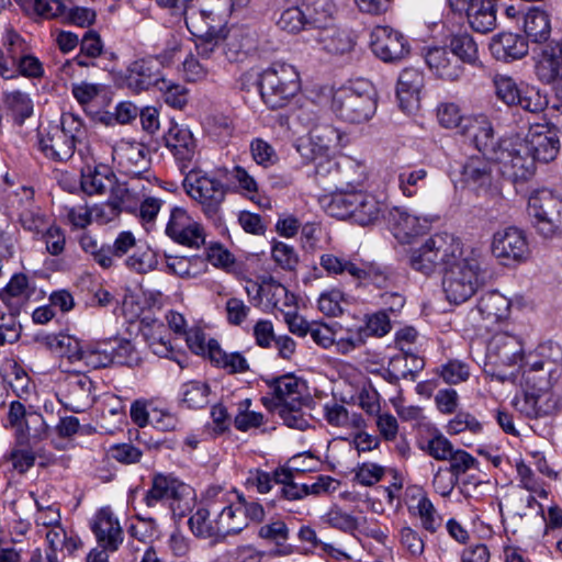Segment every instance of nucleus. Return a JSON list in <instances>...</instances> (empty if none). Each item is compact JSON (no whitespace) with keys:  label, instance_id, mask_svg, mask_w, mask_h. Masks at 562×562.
<instances>
[{"label":"nucleus","instance_id":"f257e3e1","mask_svg":"<svg viewBox=\"0 0 562 562\" xmlns=\"http://www.w3.org/2000/svg\"><path fill=\"white\" fill-rule=\"evenodd\" d=\"M409 265L425 276L441 268L446 299L457 305L469 301L482 284L477 258L465 255L461 241L447 233L435 234L412 249Z\"/></svg>","mask_w":562,"mask_h":562},{"label":"nucleus","instance_id":"f03ea898","mask_svg":"<svg viewBox=\"0 0 562 562\" xmlns=\"http://www.w3.org/2000/svg\"><path fill=\"white\" fill-rule=\"evenodd\" d=\"M325 211L337 218H352L359 225L373 224L380 218L382 203L372 194L361 190L344 189L336 186V191L325 199Z\"/></svg>","mask_w":562,"mask_h":562},{"label":"nucleus","instance_id":"7ed1b4c3","mask_svg":"<svg viewBox=\"0 0 562 562\" xmlns=\"http://www.w3.org/2000/svg\"><path fill=\"white\" fill-rule=\"evenodd\" d=\"M300 88L297 70L283 61L272 63L259 77L261 99L273 110L288 105Z\"/></svg>","mask_w":562,"mask_h":562},{"label":"nucleus","instance_id":"20e7f679","mask_svg":"<svg viewBox=\"0 0 562 562\" xmlns=\"http://www.w3.org/2000/svg\"><path fill=\"white\" fill-rule=\"evenodd\" d=\"M331 111L340 120L361 124L372 119L376 111L375 93L368 82L341 87L333 94Z\"/></svg>","mask_w":562,"mask_h":562},{"label":"nucleus","instance_id":"39448f33","mask_svg":"<svg viewBox=\"0 0 562 562\" xmlns=\"http://www.w3.org/2000/svg\"><path fill=\"white\" fill-rule=\"evenodd\" d=\"M194 501L195 493L190 485L175 476L165 474L154 475L151 486L144 496V502L148 507L167 504L173 517L179 518L191 512Z\"/></svg>","mask_w":562,"mask_h":562},{"label":"nucleus","instance_id":"423d86ee","mask_svg":"<svg viewBox=\"0 0 562 562\" xmlns=\"http://www.w3.org/2000/svg\"><path fill=\"white\" fill-rule=\"evenodd\" d=\"M528 215L535 229L544 238L562 235V196L538 190L528 199Z\"/></svg>","mask_w":562,"mask_h":562},{"label":"nucleus","instance_id":"0eeeda50","mask_svg":"<svg viewBox=\"0 0 562 562\" xmlns=\"http://www.w3.org/2000/svg\"><path fill=\"white\" fill-rule=\"evenodd\" d=\"M493 160L502 176L514 183L528 181L536 172V162L519 137L502 139Z\"/></svg>","mask_w":562,"mask_h":562},{"label":"nucleus","instance_id":"6e6552de","mask_svg":"<svg viewBox=\"0 0 562 562\" xmlns=\"http://www.w3.org/2000/svg\"><path fill=\"white\" fill-rule=\"evenodd\" d=\"M182 184L186 193L201 206L207 217L217 215L226 195L221 180L202 171L190 170Z\"/></svg>","mask_w":562,"mask_h":562},{"label":"nucleus","instance_id":"1a4fd4ad","mask_svg":"<svg viewBox=\"0 0 562 562\" xmlns=\"http://www.w3.org/2000/svg\"><path fill=\"white\" fill-rule=\"evenodd\" d=\"M321 266L330 274L348 273L353 279L368 281L376 288H386L394 282L393 273L386 268L348 260L334 254H324L321 257Z\"/></svg>","mask_w":562,"mask_h":562},{"label":"nucleus","instance_id":"9d476101","mask_svg":"<svg viewBox=\"0 0 562 562\" xmlns=\"http://www.w3.org/2000/svg\"><path fill=\"white\" fill-rule=\"evenodd\" d=\"M493 85L496 97L509 106L516 105L531 113H540L547 108L546 95L533 87L518 85L508 75L496 74L493 77Z\"/></svg>","mask_w":562,"mask_h":562},{"label":"nucleus","instance_id":"9b49d317","mask_svg":"<svg viewBox=\"0 0 562 562\" xmlns=\"http://www.w3.org/2000/svg\"><path fill=\"white\" fill-rule=\"evenodd\" d=\"M526 353L519 337L508 333L495 334L487 344L486 366L492 367L487 372L498 380L505 381L507 376L497 372L501 367H512L524 363Z\"/></svg>","mask_w":562,"mask_h":562},{"label":"nucleus","instance_id":"f8f14e48","mask_svg":"<svg viewBox=\"0 0 562 562\" xmlns=\"http://www.w3.org/2000/svg\"><path fill=\"white\" fill-rule=\"evenodd\" d=\"M113 161L120 172L131 178L150 177V155L148 148L138 142L121 139L113 146Z\"/></svg>","mask_w":562,"mask_h":562},{"label":"nucleus","instance_id":"ddd939ff","mask_svg":"<svg viewBox=\"0 0 562 562\" xmlns=\"http://www.w3.org/2000/svg\"><path fill=\"white\" fill-rule=\"evenodd\" d=\"M79 243L81 248L91 255L98 265L108 269L114 266L115 258H122L130 254V250L135 246V236L130 231H123L116 236L112 246H99L97 240L89 235H83Z\"/></svg>","mask_w":562,"mask_h":562},{"label":"nucleus","instance_id":"4468645a","mask_svg":"<svg viewBox=\"0 0 562 562\" xmlns=\"http://www.w3.org/2000/svg\"><path fill=\"white\" fill-rule=\"evenodd\" d=\"M492 252L504 263L522 262L530 255L526 234L517 227H506L493 235Z\"/></svg>","mask_w":562,"mask_h":562},{"label":"nucleus","instance_id":"2eb2a0df","mask_svg":"<svg viewBox=\"0 0 562 562\" xmlns=\"http://www.w3.org/2000/svg\"><path fill=\"white\" fill-rule=\"evenodd\" d=\"M370 46L373 54L384 63L400 61L409 53L408 43L403 34L389 26L373 27Z\"/></svg>","mask_w":562,"mask_h":562},{"label":"nucleus","instance_id":"dca6fc26","mask_svg":"<svg viewBox=\"0 0 562 562\" xmlns=\"http://www.w3.org/2000/svg\"><path fill=\"white\" fill-rule=\"evenodd\" d=\"M166 234L176 243L190 248H200L205 243V235L200 223L195 222L186 210L173 207Z\"/></svg>","mask_w":562,"mask_h":562},{"label":"nucleus","instance_id":"f3484780","mask_svg":"<svg viewBox=\"0 0 562 562\" xmlns=\"http://www.w3.org/2000/svg\"><path fill=\"white\" fill-rule=\"evenodd\" d=\"M165 79L162 61L158 57L148 56L135 59L126 69V86L134 92L158 88Z\"/></svg>","mask_w":562,"mask_h":562},{"label":"nucleus","instance_id":"a211bd4d","mask_svg":"<svg viewBox=\"0 0 562 562\" xmlns=\"http://www.w3.org/2000/svg\"><path fill=\"white\" fill-rule=\"evenodd\" d=\"M317 47L334 56H344L353 52L357 45V35L349 30L335 25H315L311 34Z\"/></svg>","mask_w":562,"mask_h":562},{"label":"nucleus","instance_id":"6ab92c4d","mask_svg":"<svg viewBox=\"0 0 562 562\" xmlns=\"http://www.w3.org/2000/svg\"><path fill=\"white\" fill-rule=\"evenodd\" d=\"M462 135L474 144L480 155L490 159L501 150L502 139L495 142L492 123L484 115L468 116L462 125Z\"/></svg>","mask_w":562,"mask_h":562},{"label":"nucleus","instance_id":"aec40b11","mask_svg":"<svg viewBox=\"0 0 562 562\" xmlns=\"http://www.w3.org/2000/svg\"><path fill=\"white\" fill-rule=\"evenodd\" d=\"M521 143L533 161L550 162L560 150V139L557 134L543 125L531 126Z\"/></svg>","mask_w":562,"mask_h":562},{"label":"nucleus","instance_id":"412c9836","mask_svg":"<svg viewBox=\"0 0 562 562\" xmlns=\"http://www.w3.org/2000/svg\"><path fill=\"white\" fill-rule=\"evenodd\" d=\"M91 530L100 548L114 552L122 544L124 536L117 517L110 507L97 512L91 522Z\"/></svg>","mask_w":562,"mask_h":562},{"label":"nucleus","instance_id":"4be33fe9","mask_svg":"<svg viewBox=\"0 0 562 562\" xmlns=\"http://www.w3.org/2000/svg\"><path fill=\"white\" fill-rule=\"evenodd\" d=\"M389 224L394 237L402 244H408L412 239L429 227L426 217H418L408 213L405 209L394 206L389 211Z\"/></svg>","mask_w":562,"mask_h":562},{"label":"nucleus","instance_id":"5701e85b","mask_svg":"<svg viewBox=\"0 0 562 562\" xmlns=\"http://www.w3.org/2000/svg\"><path fill=\"white\" fill-rule=\"evenodd\" d=\"M166 147L172 153L181 172H186L195 156V140L192 133L179 125L171 124L164 136Z\"/></svg>","mask_w":562,"mask_h":562},{"label":"nucleus","instance_id":"b1692460","mask_svg":"<svg viewBox=\"0 0 562 562\" xmlns=\"http://www.w3.org/2000/svg\"><path fill=\"white\" fill-rule=\"evenodd\" d=\"M494 166V160L486 156H471L461 167L460 181L473 190L487 188L492 184Z\"/></svg>","mask_w":562,"mask_h":562},{"label":"nucleus","instance_id":"393cba45","mask_svg":"<svg viewBox=\"0 0 562 562\" xmlns=\"http://www.w3.org/2000/svg\"><path fill=\"white\" fill-rule=\"evenodd\" d=\"M521 396H516L514 405L517 411L529 418L548 416L558 412V401L546 392H537L531 389H522Z\"/></svg>","mask_w":562,"mask_h":562},{"label":"nucleus","instance_id":"a878e982","mask_svg":"<svg viewBox=\"0 0 562 562\" xmlns=\"http://www.w3.org/2000/svg\"><path fill=\"white\" fill-rule=\"evenodd\" d=\"M74 136H67L59 128V125H53L47 133L40 138V148L44 155L53 160L66 161L75 153L76 145L72 143Z\"/></svg>","mask_w":562,"mask_h":562},{"label":"nucleus","instance_id":"bb28decb","mask_svg":"<svg viewBox=\"0 0 562 562\" xmlns=\"http://www.w3.org/2000/svg\"><path fill=\"white\" fill-rule=\"evenodd\" d=\"M497 0H463L470 26L479 33H488L496 27Z\"/></svg>","mask_w":562,"mask_h":562},{"label":"nucleus","instance_id":"cd10ccee","mask_svg":"<svg viewBox=\"0 0 562 562\" xmlns=\"http://www.w3.org/2000/svg\"><path fill=\"white\" fill-rule=\"evenodd\" d=\"M272 389V398L263 397V405L273 409L279 405H299L302 402V384L293 375H283L273 380L270 384Z\"/></svg>","mask_w":562,"mask_h":562},{"label":"nucleus","instance_id":"c85d7f7f","mask_svg":"<svg viewBox=\"0 0 562 562\" xmlns=\"http://www.w3.org/2000/svg\"><path fill=\"white\" fill-rule=\"evenodd\" d=\"M94 402L92 395V381L87 376H77L67 383V390L60 403L74 413L85 412Z\"/></svg>","mask_w":562,"mask_h":562},{"label":"nucleus","instance_id":"c756f323","mask_svg":"<svg viewBox=\"0 0 562 562\" xmlns=\"http://www.w3.org/2000/svg\"><path fill=\"white\" fill-rule=\"evenodd\" d=\"M425 61L434 74L446 80H457L463 74V67L445 47L429 48Z\"/></svg>","mask_w":562,"mask_h":562},{"label":"nucleus","instance_id":"7c9ffc66","mask_svg":"<svg viewBox=\"0 0 562 562\" xmlns=\"http://www.w3.org/2000/svg\"><path fill=\"white\" fill-rule=\"evenodd\" d=\"M423 74L416 68H405L397 80L396 95L403 111H411L419 100Z\"/></svg>","mask_w":562,"mask_h":562},{"label":"nucleus","instance_id":"2f4dec72","mask_svg":"<svg viewBox=\"0 0 562 562\" xmlns=\"http://www.w3.org/2000/svg\"><path fill=\"white\" fill-rule=\"evenodd\" d=\"M492 55L504 61L520 59L528 53V44L524 37L514 33H501L490 43Z\"/></svg>","mask_w":562,"mask_h":562},{"label":"nucleus","instance_id":"473e14b6","mask_svg":"<svg viewBox=\"0 0 562 562\" xmlns=\"http://www.w3.org/2000/svg\"><path fill=\"white\" fill-rule=\"evenodd\" d=\"M521 376H520V385L522 389H531L537 392H546L549 393L551 387L559 381L562 375V370L560 369H550L549 367H531L525 366V363L520 367Z\"/></svg>","mask_w":562,"mask_h":562},{"label":"nucleus","instance_id":"72a5a7b5","mask_svg":"<svg viewBox=\"0 0 562 562\" xmlns=\"http://www.w3.org/2000/svg\"><path fill=\"white\" fill-rule=\"evenodd\" d=\"M476 310L483 319L497 323L509 316L510 301L498 291H491L480 297Z\"/></svg>","mask_w":562,"mask_h":562},{"label":"nucleus","instance_id":"f704fd0d","mask_svg":"<svg viewBox=\"0 0 562 562\" xmlns=\"http://www.w3.org/2000/svg\"><path fill=\"white\" fill-rule=\"evenodd\" d=\"M524 363L536 368L543 366L551 370H562V347L551 340L542 342L535 350L526 353Z\"/></svg>","mask_w":562,"mask_h":562},{"label":"nucleus","instance_id":"c9c22d12","mask_svg":"<svg viewBox=\"0 0 562 562\" xmlns=\"http://www.w3.org/2000/svg\"><path fill=\"white\" fill-rule=\"evenodd\" d=\"M302 471L299 469H277L274 471V483L280 485L278 494L285 501H297L306 496V483H300L299 476Z\"/></svg>","mask_w":562,"mask_h":562},{"label":"nucleus","instance_id":"e433bc0d","mask_svg":"<svg viewBox=\"0 0 562 562\" xmlns=\"http://www.w3.org/2000/svg\"><path fill=\"white\" fill-rule=\"evenodd\" d=\"M115 176L106 166L87 167L81 173L80 186L89 195L104 194L114 183Z\"/></svg>","mask_w":562,"mask_h":562},{"label":"nucleus","instance_id":"4c0bfd02","mask_svg":"<svg viewBox=\"0 0 562 562\" xmlns=\"http://www.w3.org/2000/svg\"><path fill=\"white\" fill-rule=\"evenodd\" d=\"M226 0H195L186 8L183 12H176L173 15L183 18L189 32L194 36H203L209 34L206 29L205 14L207 2H225Z\"/></svg>","mask_w":562,"mask_h":562},{"label":"nucleus","instance_id":"58836bf2","mask_svg":"<svg viewBox=\"0 0 562 562\" xmlns=\"http://www.w3.org/2000/svg\"><path fill=\"white\" fill-rule=\"evenodd\" d=\"M525 33L535 43H544L551 34V20L548 12L539 8L529 10L524 22Z\"/></svg>","mask_w":562,"mask_h":562},{"label":"nucleus","instance_id":"ea45409f","mask_svg":"<svg viewBox=\"0 0 562 562\" xmlns=\"http://www.w3.org/2000/svg\"><path fill=\"white\" fill-rule=\"evenodd\" d=\"M422 360L415 356H396L390 360V368L381 372V376L391 384L401 379H415V372L422 368Z\"/></svg>","mask_w":562,"mask_h":562},{"label":"nucleus","instance_id":"a19ab883","mask_svg":"<svg viewBox=\"0 0 562 562\" xmlns=\"http://www.w3.org/2000/svg\"><path fill=\"white\" fill-rule=\"evenodd\" d=\"M218 539L239 533L248 522L240 507L225 506L216 516Z\"/></svg>","mask_w":562,"mask_h":562},{"label":"nucleus","instance_id":"79ce46f5","mask_svg":"<svg viewBox=\"0 0 562 562\" xmlns=\"http://www.w3.org/2000/svg\"><path fill=\"white\" fill-rule=\"evenodd\" d=\"M210 360L229 374L244 373L249 370L248 361L240 352L227 353L217 341L211 345Z\"/></svg>","mask_w":562,"mask_h":562},{"label":"nucleus","instance_id":"37998d69","mask_svg":"<svg viewBox=\"0 0 562 562\" xmlns=\"http://www.w3.org/2000/svg\"><path fill=\"white\" fill-rule=\"evenodd\" d=\"M113 352L110 339L95 341L83 347L81 362L91 369L108 367L113 364Z\"/></svg>","mask_w":562,"mask_h":562},{"label":"nucleus","instance_id":"c03bdc74","mask_svg":"<svg viewBox=\"0 0 562 562\" xmlns=\"http://www.w3.org/2000/svg\"><path fill=\"white\" fill-rule=\"evenodd\" d=\"M450 53L454 58L472 66L479 63V49L473 37L468 33L454 34L449 43Z\"/></svg>","mask_w":562,"mask_h":562},{"label":"nucleus","instance_id":"a18cd8bd","mask_svg":"<svg viewBox=\"0 0 562 562\" xmlns=\"http://www.w3.org/2000/svg\"><path fill=\"white\" fill-rule=\"evenodd\" d=\"M133 251L124 260L125 266L137 273H147L154 270L158 263L156 252L147 245H138L135 240V246L130 250Z\"/></svg>","mask_w":562,"mask_h":562},{"label":"nucleus","instance_id":"49530a36","mask_svg":"<svg viewBox=\"0 0 562 562\" xmlns=\"http://www.w3.org/2000/svg\"><path fill=\"white\" fill-rule=\"evenodd\" d=\"M427 178L428 170L425 168L404 167L397 176L398 189L404 196L414 198L418 194Z\"/></svg>","mask_w":562,"mask_h":562},{"label":"nucleus","instance_id":"de8ad7c7","mask_svg":"<svg viewBox=\"0 0 562 562\" xmlns=\"http://www.w3.org/2000/svg\"><path fill=\"white\" fill-rule=\"evenodd\" d=\"M317 23V19H308L299 7H291L283 10L277 21L278 26L289 33H297L306 26H310L313 31Z\"/></svg>","mask_w":562,"mask_h":562},{"label":"nucleus","instance_id":"09e8293b","mask_svg":"<svg viewBox=\"0 0 562 562\" xmlns=\"http://www.w3.org/2000/svg\"><path fill=\"white\" fill-rule=\"evenodd\" d=\"M252 41L240 30H225V38L223 41V56L228 61L238 60L241 54H245L251 47Z\"/></svg>","mask_w":562,"mask_h":562},{"label":"nucleus","instance_id":"8fccbe9b","mask_svg":"<svg viewBox=\"0 0 562 562\" xmlns=\"http://www.w3.org/2000/svg\"><path fill=\"white\" fill-rule=\"evenodd\" d=\"M181 394L188 408H203L209 404L210 386L204 382L190 381L182 385Z\"/></svg>","mask_w":562,"mask_h":562},{"label":"nucleus","instance_id":"3c124183","mask_svg":"<svg viewBox=\"0 0 562 562\" xmlns=\"http://www.w3.org/2000/svg\"><path fill=\"white\" fill-rule=\"evenodd\" d=\"M225 33H209L195 37V50L202 59H217L223 56V41Z\"/></svg>","mask_w":562,"mask_h":562},{"label":"nucleus","instance_id":"603ef678","mask_svg":"<svg viewBox=\"0 0 562 562\" xmlns=\"http://www.w3.org/2000/svg\"><path fill=\"white\" fill-rule=\"evenodd\" d=\"M326 521L333 528L347 533H353L362 524H367L368 519L366 517L358 519L351 514L344 512L340 507L335 506L326 514Z\"/></svg>","mask_w":562,"mask_h":562},{"label":"nucleus","instance_id":"864d4df0","mask_svg":"<svg viewBox=\"0 0 562 562\" xmlns=\"http://www.w3.org/2000/svg\"><path fill=\"white\" fill-rule=\"evenodd\" d=\"M537 78L546 85H554L562 78V57L544 55L536 66Z\"/></svg>","mask_w":562,"mask_h":562},{"label":"nucleus","instance_id":"5fc2aeb1","mask_svg":"<svg viewBox=\"0 0 562 562\" xmlns=\"http://www.w3.org/2000/svg\"><path fill=\"white\" fill-rule=\"evenodd\" d=\"M191 531L204 539L215 538L218 539L216 518L210 519V510L206 508H199L188 520Z\"/></svg>","mask_w":562,"mask_h":562},{"label":"nucleus","instance_id":"6e6d98bb","mask_svg":"<svg viewBox=\"0 0 562 562\" xmlns=\"http://www.w3.org/2000/svg\"><path fill=\"white\" fill-rule=\"evenodd\" d=\"M415 509L423 528L430 533H435L441 526L442 519L430 499L424 493L418 494Z\"/></svg>","mask_w":562,"mask_h":562},{"label":"nucleus","instance_id":"4d7b16f0","mask_svg":"<svg viewBox=\"0 0 562 562\" xmlns=\"http://www.w3.org/2000/svg\"><path fill=\"white\" fill-rule=\"evenodd\" d=\"M59 357H65L71 363L81 362L83 347L80 341L72 336L57 334L53 351Z\"/></svg>","mask_w":562,"mask_h":562},{"label":"nucleus","instance_id":"13d9d810","mask_svg":"<svg viewBox=\"0 0 562 562\" xmlns=\"http://www.w3.org/2000/svg\"><path fill=\"white\" fill-rule=\"evenodd\" d=\"M302 403L303 401L299 405H279L272 411L279 415L288 427L305 430L310 426V418L302 412Z\"/></svg>","mask_w":562,"mask_h":562},{"label":"nucleus","instance_id":"bf43d9fd","mask_svg":"<svg viewBox=\"0 0 562 562\" xmlns=\"http://www.w3.org/2000/svg\"><path fill=\"white\" fill-rule=\"evenodd\" d=\"M308 137L317 143L318 149L323 148L329 154L331 148L339 145L341 134L330 124H319L311 128Z\"/></svg>","mask_w":562,"mask_h":562},{"label":"nucleus","instance_id":"052dcab7","mask_svg":"<svg viewBox=\"0 0 562 562\" xmlns=\"http://www.w3.org/2000/svg\"><path fill=\"white\" fill-rule=\"evenodd\" d=\"M165 102L173 109L182 110L188 103V90L186 87L175 83L166 78L157 88Z\"/></svg>","mask_w":562,"mask_h":562},{"label":"nucleus","instance_id":"680f3d73","mask_svg":"<svg viewBox=\"0 0 562 562\" xmlns=\"http://www.w3.org/2000/svg\"><path fill=\"white\" fill-rule=\"evenodd\" d=\"M483 425L470 413H458L447 425V432L450 435H458L464 431L471 434H480Z\"/></svg>","mask_w":562,"mask_h":562},{"label":"nucleus","instance_id":"e2e57ef3","mask_svg":"<svg viewBox=\"0 0 562 562\" xmlns=\"http://www.w3.org/2000/svg\"><path fill=\"white\" fill-rule=\"evenodd\" d=\"M274 262L284 270H294L299 263V255L293 246L276 241L271 249Z\"/></svg>","mask_w":562,"mask_h":562},{"label":"nucleus","instance_id":"0e129e2a","mask_svg":"<svg viewBox=\"0 0 562 562\" xmlns=\"http://www.w3.org/2000/svg\"><path fill=\"white\" fill-rule=\"evenodd\" d=\"M30 496L34 499L37 508V515L35 518L37 525L50 528L60 524V509L57 504H45L35 498V494L33 492L30 493Z\"/></svg>","mask_w":562,"mask_h":562},{"label":"nucleus","instance_id":"69168bd1","mask_svg":"<svg viewBox=\"0 0 562 562\" xmlns=\"http://www.w3.org/2000/svg\"><path fill=\"white\" fill-rule=\"evenodd\" d=\"M4 101L7 105L20 116L21 122L33 113V103L29 94L19 90L8 92Z\"/></svg>","mask_w":562,"mask_h":562},{"label":"nucleus","instance_id":"338daca9","mask_svg":"<svg viewBox=\"0 0 562 562\" xmlns=\"http://www.w3.org/2000/svg\"><path fill=\"white\" fill-rule=\"evenodd\" d=\"M440 376L448 384H458L469 379L470 368L460 360H449L441 366Z\"/></svg>","mask_w":562,"mask_h":562},{"label":"nucleus","instance_id":"774afa93","mask_svg":"<svg viewBox=\"0 0 562 562\" xmlns=\"http://www.w3.org/2000/svg\"><path fill=\"white\" fill-rule=\"evenodd\" d=\"M258 536L277 546H283L289 539V528L283 520L278 519L262 525L258 531Z\"/></svg>","mask_w":562,"mask_h":562}]
</instances>
